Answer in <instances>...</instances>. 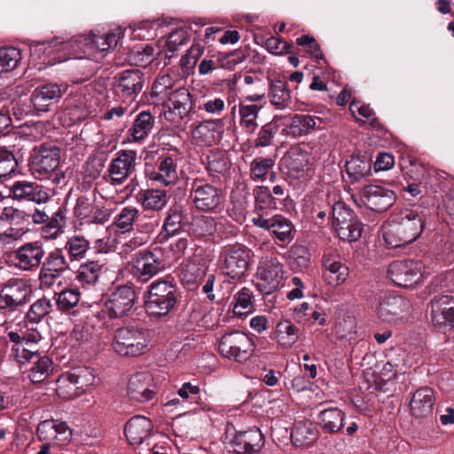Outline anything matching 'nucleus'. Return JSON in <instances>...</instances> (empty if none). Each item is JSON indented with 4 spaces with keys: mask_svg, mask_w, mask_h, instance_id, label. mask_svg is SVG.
Listing matches in <instances>:
<instances>
[{
    "mask_svg": "<svg viewBox=\"0 0 454 454\" xmlns=\"http://www.w3.org/2000/svg\"><path fill=\"white\" fill-rule=\"evenodd\" d=\"M427 214L424 209H406L388 223L383 237L391 247H400L414 242L422 233Z\"/></svg>",
    "mask_w": 454,
    "mask_h": 454,
    "instance_id": "f257e3e1",
    "label": "nucleus"
},
{
    "mask_svg": "<svg viewBox=\"0 0 454 454\" xmlns=\"http://www.w3.org/2000/svg\"><path fill=\"white\" fill-rule=\"evenodd\" d=\"M345 167L348 176L353 182H357L371 174L372 161L366 155H352Z\"/></svg>",
    "mask_w": 454,
    "mask_h": 454,
    "instance_id": "37998d69",
    "label": "nucleus"
},
{
    "mask_svg": "<svg viewBox=\"0 0 454 454\" xmlns=\"http://www.w3.org/2000/svg\"><path fill=\"white\" fill-rule=\"evenodd\" d=\"M32 294L31 286L22 278H12L0 292V309H16L26 304Z\"/></svg>",
    "mask_w": 454,
    "mask_h": 454,
    "instance_id": "4468645a",
    "label": "nucleus"
},
{
    "mask_svg": "<svg viewBox=\"0 0 454 454\" xmlns=\"http://www.w3.org/2000/svg\"><path fill=\"white\" fill-rule=\"evenodd\" d=\"M137 200L145 210L160 211L166 207L168 196L165 190L147 189L138 192Z\"/></svg>",
    "mask_w": 454,
    "mask_h": 454,
    "instance_id": "f704fd0d",
    "label": "nucleus"
},
{
    "mask_svg": "<svg viewBox=\"0 0 454 454\" xmlns=\"http://www.w3.org/2000/svg\"><path fill=\"white\" fill-rule=\"evenodd\" d=\"M275 165L273 159L269 157H257L249 165V176L254 182H264L268 178L273 182L276 173L272 170Z\"/></svg>",
    "mask_w": 454,
    "mask_h": 454,
    "instance_id": "e433bc0d",
    "label": "nucleus"
},
{
    "mask_svg": "<svg viewBox=\"0 0 454 454\" xmlns=\"http://www.w3.org/2000/svg\"><path fill=\"white\" fill-rule=\"evenodd\" d=\"M205 269L193 262H187L181 269L180 277L184 284H195L204 275Z\"/></svg>",
    "mask_w": 454,
    "mask_h": 454,
    "instance_id": "69168bd1",
    "label": "nucleus"
},
{
    "mask_svg": "<svg viewBox=\"0 0 454 454\" xmlns=\"http://www.w3.org/2000/svg\"><path fill=\"white\" fill-rule=\"evenodd\" d=\"M239 125L247 134H253L258 128L257 119L261 106L240 101L238 105Z\"/></svg>",
    "mask_w": 454,
    "mask_h": 454,
    "instance_id": "ea45409f",
    "label": "nucleus"
},
{
    "mask_svg": "<svg viewBox=\"0 0 454 454\" xmlns=\"http://www.w3.org/2000/svg\"><path fill=\"white\" fill-rule=\"evenodd\" d=\"M217 223L212 216L200 215L189 223L188 231L197 238L213 236L216 231Z\"/></svg>",
    "mask_w": 454,
    "mask_h": 454,
    "instance_id": "09e8293b",
    "label": "nucleus"
},
{
    "mask_svg": "<svg viewBox=\"0 0 454 454\" xmlns=\"http://www.w3.org/2000/svg\"><path fill=\"white\" fill-rule=\"evenodd\" d=\"M207 170L212 174H222L229 168L230 162L223 153H214L208 156Z\"/></svg>",
    "mask_w": 454,
    "mask_h": 454,
    "instance_id": "774afa93",
    "label": "nucleus"
},
{
    "mask_svg": "<svg viewBox=\"0 0 454 454\" xmlns=\"http://www.w3.org/2000/svg\"><path fill=\"white\" fill-rule=\"evenodd\" d=\"M12 197L19 201H32L37 204L45 203L50 194L41 184L28 181H16L10 188Z\"/></svg>",
    "mask_w": 454,
    "mask_h": 454,
    "instance_id": "5701e85b",
    "label": "nucleus"
},
{
    "mask_svg": "<svg viewBox=\"0 0 454 454\" xmlns=\"http://www.w3.org/2000/svg\"><path fill=\"white\" fill-rule=\"evenodd\" d=\"M431 320L440 328L454 327V297L449 294L434 296L431 301Z\"/></svg>",
    "mask_w": 454,
    "mask_h": 454,
    "instance_id": "412c9836",
    "label": "nucleus"
},
{
    "mask_svg": "<svg viewBox=\"0 0 454 454\" xmlns=\"http://www.w3.org/2000/svg\"><path fill=\"white\" fill-rule=\"evenodd\" d=\"M323 123L322 118L309 114H294L290 124L286 127V131L287 136L293 137H299L309 134L316 129H320Z\"/></svg>",
    "mask_w": 454,
    "mask_h": 454,
    "instance_id": "7c9ffc66",
    "label": "nucleus"
},
{
    "mask_svg": "<svg viewBox=\"0 0 454 454\" xmlns=\"http://www.w3.org/2000/svg\"><path fill=\"white\" fill-rule=\"evenodd\" d=\"M43 227L42 233L46 239H56L65 232L67 215L62 208H59Z\"/></svg>",
    "mask_w": 454,
    "mask_h": 454,
    "instance_id": "603ef678",
    "label": "nucleus"
},
{
    "mask_svg": "<svg viewBox=\"0 0 454 454\" xmlns=\"http://www.w3.org/2000/svg\"><path fill=\"white\" fill-rule=\"evenodd\" d=\"M299 330L290 321L279 322L276 326L275 338L284 348H292L298 340Z\"/></svg>",
    "mask_w": 454,
    "mask_h": 454,
    "instance_id": "8fccbe9b",
    "label": "nucleus"
},
{
    "mask_svg": "<svg viewBox=\"0 0 454 454\" xmlns=\"http://www.w3.org/2000/svg\"><path fill=\"white\" fill-rule=\"evenodd\" d=\"M146 331L136 326L121 327L114 332L112 348L122 356H140L147 349Z\"/></svg>",
    "mask_w": 454,
    "mask_h": 454,
    "instance_id": "20e7f679",
    "label": "nucleus"
},
{
    "mask_svg": "<svg viewBox=\"0 0 454 454\" xmlns=\"http://www.w3.org/2000/svg\"><path fill=\"white\" fill-rule=\"evenodd\" d=\"M269 97L270 104L278 110L289 107L291 92L287 89V82L282 80H271L270 83Z\"/></svg>",
    "mask_w": 454,
    "mask_h": 454,
    "instance_id": "a19ab883",
    "label": "nucleus"
},
{
    "mask_svg": "<svg viewBox=\"0 0 454 454\" xmlns=\"http://www.w3.org/2000/svg\"><path fill=\"white\" fill-rule=\"evenodd\" d=\"M332 213L333 225L340 239L352 242L361 237L362 223L344 203H335L333 206Z\"/></svg>",
    "mask_w": 454,
    "mask_h": 454,
    "instance_id": "0eeeda50",
    "label": "nucleus"
},
{
    "mask_svg": "<svg viewBox=\"0 0 454 454\" xmlns=\"http://www.w3.org/2000/svg\"><path fill=\"white\" fill-rule=\"evenodd\" d=\"M115 79V92L123 100L133 101L144 86V74L139 69L124 70Z\"/></svg>",
    "mask_w": 454,
    "mask_h": 454,
    "instance_id": "6ab92c4d",
    "label": "nucleus"
},
{
    "mask_svg": "<svg viewBox=\"0 0 454 454\" xmlns=\"http://www.w3.org/2000/svg\"><path fill=\"white\" fill-rule=\"evenodd\" d=\"M122 35L121 28L106 33L102 35L95 34L79 35L73 39L63 41L56 37L49 42L39 43L38 47L48 51L50 54L54 49L66 51L72 50L73 54L76 55L78 51L92 54L94 51H104L114 48Z\"/></svg>",
    "mask_w": 454,
    "mask_h": 454,
    "instance_id": "f03ea898",
    "label": "nucleus"
},
{
    "mask_svg": "<svg viewBox=\"0 0 454 454\" xmlns=\"http://www.w3.org/2000/svg\"><path fill=\"white\" fill-rule=\"evenodd\" d=\"M67 90V85H59L57 83H48L35 90L32 95V101L35 107L41 109L48 106L50 102L61 98Z\"/></svg>",
    "mask_w": 454,
    "mask_h": 454,
    "instance_id": "4c0bfd02",
    "label": "nucleus"
},
{
    "mask_svg": "<svg viewBox=\"0 0 454 454\" xmlns=\"http://www.w3.org/2000/svg\"><path fill=\"white\" fill-rule=\"evenodd\" d=\"M137 153L132 150L118 152L108 168L109 176L113 184H123L136 169Z\"/></svg>",
    "mask_w": 454,
    "mask_h": 454,
    "instance_id": "aec40b11",
    "label": "nucleus"
},
{
    "mask_svg": "<svg viewBox=\"0 0 454 454\" xmlns=\"http://www.w3.org/2000/svg\"><path fill=\"white\" fill-rule=\"evenodd\" d=\"M291 439L294 445L309 446L317 439V432L309 421H299L294 424Z\"/></svg>",
    "mask_w": 454,
    "mask_h": 454,
    "instance_id": "79ce46f5",
    "label": "nucleus"
},
{
    "mask_svg": "<svg viewBox=\"0 0 454 454\" xmlns=\"http://www.w3.org/2000/svg\"><path fill=\"white\" fill-rule=\"evenodd\" d=\"M41 266L60 275L69 270L68 261L61 248H56L50 252L43 260Z\"/></svg>",
    "mask_w": 454,
    "mask_h": 454,
    "instance_id": "5fc2aeb1",
    "label": "nucleus"
},
{
    "mask_svg": "<svg viewBox=\"0 0 454 454\" xmlns=\"http://www.w3.org/2000/svg\"><path fill=\"white\" fill-rule=\"evenodd\" d=\"M219 351L223 356L228 359L243 363L252 356L254 351V342L247 334L233 331L222 336Z\"/></svg>",
    "mask_w": 454,
    "mask_h": 454,
    "instance_id": "39448f33",
    "label": "nucleus"
},
{
    "mask_svg": "<svg viewBox=\"0 0 454 454\" xmlns=\"http://www.w3.org/2000/svg\"><path fill=\"white\" fill-rule=\"evenodd\" d=\"M98 100L90 94L81 93L71 98L67 108V114L76 121L84 120L97 112Z\"/></svg>",
    "mask_w": 454,
    "mask_h": 454,
    "instance_id": "c85d7f7f",
    "label": "nucleus"
},
{
    "mask_svg": "<svg viewBox=\"0 0 454 454\" xmlns=\"http://www.w3.org/2000/svg\"><path fill=\"white\" fill-rule=\"evenodd\" d=\"M410 301L400 295H388L379 304L377 313L383 321L393 323L404 312L409 311Z\"/></svg>",
    "mask_w": 454,
    "mask_h": 454,
    "instance_id": "bb28decb",
    "label": "nucleus"
},
{
    "mask_svg": "<svg viewBox=\"0 0 454 454\" xmlns=\"http://www.w3.org/2000/svg\"><path fill=\"white\" fill-rule=\"evenodd\" d=\"M423 264L419 261L400 260L391 262L387 275L398 286L412 287L422 278Z\"/></svg>",
    "mask_w": 454,
    "mask_h": 454,
    "instance_id": "f8f14e48",
    "label": "nucleus"
},
{
    "mask_svg": "<svg viewBox=\"0 0 454 454\" xmlns=\"http://www.w3.org/2000/svg\"><path fill=\"white\" fill-rule=\"evenodd\" d=\"M253 293L247 287L240 289L234 296L233 313L239 317L247 315L254 310Z\"/></svg>",
    "mask_w": 454,
    "mask_h": 454,
    "instance_id": "bf43d9fd",
    "label": "nucleus"
},
{
    "mask_svg": "<svg viewBox=\"0 0 454 454\" xmlns=\"http://www.w3.org/2000/svg\"><path fill=\"white\" fill-rule=\"evenodd\" d=\"M282 160L289 173L299 174L308 168L309 155L304 150L293 148L284 156Z\"/></svg>",
    "mask_w": 454,
    "mask_h": 454,
    "instance_id": "a18cd8bd",
    "label": "nucleus"
},
{
    "mask_svg": "<svg viewBox=\"0 0 454 454\" xmlns=\"http://www.w3.org/2000/svg\"><path fill=\"white\" fill-rule=\"evenodd\" d=\"M153 428L151 420L144 416L131 418L125 426V435L130 444L138 445L144 442Z\"/></svg>",
    "mask_w": 454,
    "mask_h": 454,
    "instance_id": "c756f323",
    "label": "nucleus"
},
{
    "mask_svg": "<svg viewBox=\"0 0 454 454\" xmlns=\"http://www.w3.org/2000/svg\"><path fill=\"white\" fill-rule=\"evenodd\" d=\"M74 383L79 395L96 384V375L92 368L80 366L67 372V378Z\"/></svg>",
    "mask_w": 454,
    "mask_h": 454,
    "instance_id": "49530a36",
    "label": "nucleus"
},
{
    "mask_svg": "<svg viewBox=\"0 0 454 454\" xmlns=\"http://www.w3.org/2000/svg\"><path fill=\"white\" fill-rule=\"evenodd\" d=\"M45 255L44 246L39 240L24 243L12 254L14 266L23 271L37 270Z\"/></svg>",
    "mask_w": 454,
    "mask_h": 454,
    "instance_id": "9d476101",
    "label": "nucleus"
},
{
    "mask_svg": "<svg viewBox=\"0 0 454 454\" xmlns=\"http://www.w3.org/2000/svg\"><path fill=\"white\" fill-rule=\"evenodd\" d=\"M9 340L13 343L9 356L15 360L20 364H26L31 360H34L38 356H41L39 346L34 344L33 346L24 344L20 340V333L16 332L8 333Z\"/></svg>",
    "mask_w": 454,
    "mask_h": 454,
    "instance_id": "2f4dec72",
    "label": "nucleus"
},
{
    "mask_svg": "<svg viewBox=\"0 0 454 454\" xmlns=\"http://www.w3.org/2000/svg\"><path fill=\"white\" fill-rule=\"evenodd\" d=\"M283 266L277 259L263 262L256 271L257 289L263 294H270L282 286Z\"/></svg>",
    "mask_w": 454,
    "mask_h": 454,
    "instance_id": "dca6fc26",
    "label": "nucleus"
},
{
    "mask_svg": "<svg viewBox=\"0 0 454 454\" xmlns=\"http://www.w3.org/2000/svg\"><path fill=\"white\" fill-rule=\"evenodd\" d=\"M148 293L145 309L150 316H166L176 304V287L170 281L159 280L152 283Z\"/></svg>",
    "mask_w": 454,
    "mask_h": 454,
    "instance_id": "7ed1b4c3",
    "label": "nucleus"
},
{
    "mask_svg": "<svg viewBox=\"0 0 454 454\" xmlns=\"http://www.w3.org/2000/svg\"><path fill=\"white\" fill-rule=\"evenodd\" d=\"M251 221L255 226L270 231L280 246L289 244L294 239L291 221L281 215L269 217L267 214H257Z\"/></svg>",
    "mask_w": 454,
    "mask_h": 454,
    "instance_id": "2eb2a0df",
    "label": "nucleus"
},
{
    "mask_svg": "<svg viewBox=\"0 0 454 454\" xmlns=\"http://www.w3.org/2000/svg\"><path fill=\"white\" fill-rule=\"evenodd\" d=\"M29 220V214L12 206L4 207L0 212V224L20 226Z\"/></svg>",
    "mask_w": 454,
    "mask_h": 454,
    "instance_id": "6e6d98bb",
    "label": "nucleus"
},
{
    "mask_svg": "<svg viewBox=\"0 0 454 454\" xmlns=\"http://www.w3.org/2000/svg\"><path fill=\"white\" fill-rule=\"evenodd\" d=\"M434 392L431 387L417 389L410 401L411 414L417 419H427L434 414Z\"/></svg>",
    "mask_w": 454,
    "mask_h": 454,
    "instance_id": "b1692460",
    "label": "nucleus"
},
{
    "mask_svg": "<svg viewBox=\"0 0 454 454\" xmlns=\"http://www.w3.org/2000/svg\"><path fill=\"white\" fill-rule=\"evenodd\" d=\"M153 378L148 372H137L131 376L128 383V395L137 402H146L155 395Z\"/></svg>",
    "mask_w": 454,
    "mask_h": 454,
    "instance_id": "cd10ccee",
    "label": "nucleus"
},
{
    "mask_svg": "<svg viewBox=\"0 0 454 454\" xmlns=\"http://www.w3.org/2000/svg\"><path fill=\"white\" fill-rule=\"evenodd\" d=\"M358 196L362 205L375 212L387 210L395 201L393 191L379 185L364 186L360 190Z\"/></svg>",
    "mask_w": 454,
    "mask_h": 454,
    "instance_id": "a211bd4d",
    "label": "nucleus"
},
{
    "mask_svg": "<svg viewBox=\"0 0 454 454\" xmlns=\"http://www.w3.org/2000/svg\"><path fill=\"white\" fill-rule=\"evenodd\" d=\"M103 264L97 261H89L82 263L77 271L75 279L82 285L92 286L95 285L102 272Z\"/></svg>",
    "mask_w": 454,
    "mask_h": 454,
    "instance_id": "864d4df0",
    "label": "nucleus"
},
{
    "mask_svg": "<svg viewBox=\"0 0 454 454\" xmlns=\"http://www.w3.org/2000/svg\"><path fill=\"white\" fill-rule=\"evenodd\" d=\"M289 258L293 267L297 270L307 269L310 263L309 249L302 245H294L289 251Z\"/></svg>",
    "mask_w": 454,
    "mask_h": 454,
    "instance_id": "0e129e2a",
    "label": "nucleus"
},
{
    "mask_svg": "<svg viewBox=\"0 0 454 454\" xmlns=\"http://www.w3.org/2000/svg\"><path fill=\"white\" fill-rule=\"evenodd\" d=\"M162 106L165 120L174 125H179L193 110L194 104L189 90L179 87L168 94Z\"/></svg>",
    "mask_w": 454,
    "mask_h": 454,
    "instance_id": "6e6552de",
    "label": "nucleus"
},
{
    "mask_svg": "<svg viewBox=\"0 0 454 454\" xmlns=\"http://www.w3.org/2000/svg\"><path fill=\"white\" fill-rule=\"evenodd\" d=\"M190 198L198 210L213 212L221 205L222 192L204 180L196 178L192 183Z\"/></svg>",
    "mask_w": 454,
    "mask_h": 454,
    "instance_id": "9b49d317",
    "label": "nucleus"
},
{
    "mask_svg": "<svg viewBox=\"0 0 454 454\" xmlns=\"http://www.w3.org/2000/svg\"><path fill=\"white\" fill-rule=\"evenodd\" d=\"M188 224L189 217L185 207L181 204H174L167 212L163 230L168 235H176L184 231Z\"/></svg>",
    "mask_w": 454,
    "mask_h": 454,
    "instance_id": "72a5a7b5",
    "label": "nucleus"
},
{
    "mask_svg": "<svg viewBox=\"0 0 454 454\" xmlns=\"http://www.w3.org/2000/svg\"><path fill=\"white\" fill-rule=\"evenodd\" d=\"M140 217V211L133 206L122 207L114 216L111 227L121 233L130 232Z\"/></svg>",
    "mask_w": 454,
    "mask_h": 454,
    "instance_id": "58836bf2",
    "label": "nucleus"
},
{
    "mask_svg": "<svg viewBox=\"0 0 454 454\" xmlns=\"http://www.w3.org/2000/svg\"><path fill=\"white\" fill-rule=\"evenodd\" d=\"M29 363L32 364L28 369L27 377L33 383L43 382L52 372V361L46 356H38Z\"/></svg>",
    "mask_w": 454,
    "mask_h": 454,
    "instance_id": "de8ad7c7",
    "label": "nucleus"
},
{
    "mask_svg": "<svg viewBox=\"0 0 454 454\" xmlns=\"http://www.w3.org/2000/svg\"><path fill=\"white\" fill-rule=\"evenodd\" d=\"M149 176L151 180L164 186L175 184L178 179L176 161L170 156H160L157 161V169L151 172Z\"/></svg>",
    "mask_w": 454,
    "mask_h": 454,
    "instance_id": "473e14b6",
    "label": "nucleus"
},
{
    "mask_svg": "<svg viewBox=\"0 0 454 454\" xmlns=\"http://www.w3.org/2000/svg\"><path fill=\"white\" fill-rule=\"evenodd\" d=\"M90 242L82 235H73L67 239L64 249L70 261H81L86 257Z\"/></svg>",
    "mask_w": 454,
    "mask_h": 454,
    "instance_id": "3c124183",
    "label": "nucleus"
},
{
    "mask_svg": "<svg viewBox=\"0 0 454 454\" xmlns=\"http://www.w3.org/2000/svg\"><path fill=\"white\" fill-rule=\"evenodd\" d=\"M349 110L361 125L368 126L369 128H375L379 125L378 119L369 106H359L358 103L353 101L349 106Z\"/></svg>",
    "mask_w": 454,
    "mask_h": 454,
    "instance_id": "4d7b16f0",
    "label": "nucleus"
},
{
    "mask_svg": "<svg viewBox=\"0 0 454 454\" xmlns=\"http://www.w3.org/2000/svg\"><path fill=\"white\" fill-rule=\"evenodd\" d=\"M155 125V118L149 111L140 112L134 119L129 134L135 142H143L148 137Z\"/></svg>",
    "mask_w": 454,
    "mask_h": 454,
    "instance_id": "c9c22d12",
    "label": "nucleus"
},
{
    "mask_svg": "<svg viewBox=\"0 0 454 454\" xmlns=\"http://www.w3.org/2000/svg\"><path fill=\"white\" fill-rule=\"evenodd\" d=\"M189 40V33L185 28H178L171 32L165 43L166 57L172 58L174 52L178 47L187 43Z\"/></svg>",
    "mask_w": 454,
    "mask_h": 454,
    "instance_id": "e2e57ef3",
    "label": "nucleus"
},
{
    "mask_svg": "<svg viewBox=\"0 0 454 454\" xmlns=\"http://www.w3.org/2000/svg\"><path fill=\"white\" fill-rule=\"evenodd\" d=\"M223 273L233 280L241 279L247 271L251 250L241 244L226 246L220 255Z\"/></svg>",
    "mask_w": 454,
    "mask_h": 454,
    "instance_id": "423d86ee",
    "label": "nucleus"
},
{
    "mask_svg": "<svg viewBox=\"0 0 454 454\" xmlns=\"http://www.w3.org/2000/svg\"><path fill=\"white\" fill-rule=\"evenodd\" d=\"M60 162L59 147L43 144L38 150H34L31 155V169L34 174H38L42 177H47L54 173Z\"/></svg>",
    "mask_w": 454,
    "mask_h": 454,
    "instance_id": "f3484780",
    "label": "nucleus"
},
{
    "mask_svg": "<svg viewBox=\"0 0 454 454\" xmlns=\"http://www.w3.org/2000/svg\"><path fill=\"white\" fill-rule=\"evenodd\" d=\"M136 298V292L131 286H118L105 301L104 311L110 318H121L132 310Z\"/></svg>",
    "mask_w": 454,
    "mask_h": 454,
    "instance_id": "1a4fd4ad",
    "label": "nucleus"
},
{
    "mask_svg": "<svg viewBox=\"0 0 454 454\" xmlns=\"http://www.w3.org/2000/svg\"><path fill=\"white\" fill-rule=\"evenodd\" d=\"M165 268L160 250L139 251L132 261V274L141 281H148Z\"/></svg>",
    "mask_w": 454,
    "mask_h": 454,
    "instance_id": "ddd939ff",
    "label": "nucleus"
},
{
    "mask_svg": "<svg viewBox=\"0 0 454 454\" xmlns=\"http://www.w3.org/2000/svg\"><path fill=\"white\" fill-rule=\"evenodd\" d=\"M319 419L325 433L334 434L343 428L345 413L338 408H329L320 412Z\"/></svg>",
    "mask_w": 454,
    "mask_h": 454,
    "instance_id": "c03bdc74",
    "label": "nucleus"
},
{
    "mask_svg": "<svg viewBox=\"0 0 454 454\" xmlns=\"http://www.w3.org/2000/svg\"><path fill=\"white\" fill-rule=\"evenodd\" d=\"M231 445L237 454H254L259 452L264 445V436L258 427L235 433Z\"/></svg>",
    "mask_w": 454,
    "mask_h": 454,
    "instance_id": "4be33fe9",
    "label": "nucleus"
},
{
    "mask_svg": "<svg viewBox=\"0 0 454 454\" xmlns=\"http://www.w3.org/2000/svg\"><path fill=\"white\" fill-rule=\"evenodd\" d=\"M323 278L330 286L343 284L348 274V268L342 263L336 254H325L322 258Z\"/></svg>",
    "mask_w": 454,
    "mask_h": 454,
    "instance_id": "a878e982",
    "label": "nucleus"
},
{
    "mask_svg": "<svg viewBox=\"0 0 454 454\" xmlns=\"http://www.w3.org/2000/svg\"><path fill=\"white\" fill-rule=\"evenodd\" d=\"M51 309V301L45 297L40 298L30 306L26 318L30 323L37 324L50 313Z\"/></svg>",
    "mask_w": 454,
    "mask_h": 454,
    "instance_id": "052dcab7",
    "label": "nucleus"
},
{
    "mask_svg": "<svg viewBox=\"0 0 454 454\" xmlns=\"http://www.w3.org/2000/svg\"><path fill=\"white\" fill-rule=\"evenodd\" d=\"M21 59V51L18 48H0V74L15 69Z\"/></svg>",
    "mask_w": 454,
    "mask_h": 454,
    "instance_id": "13d9d810",
    "label": "nucleus"
},
{
    "mask_svg": "<svg viewBox=\"0 0 454 454\" xmlns=\"http://www.w3.org/2000/svg\"><path fill=\"white\" fill-rule=\"evenodd\" d=\"M55 295L57 306L59 310L63 311L74 308L80 301V292L76 288L65 289Z\"/></svg>",
    "mask_w": 454,
    "mask_h": 454,
    "instance_id": "680f3d73",
    "label": "nucleus"
},
{
    "mask_svg": "<svg viewBox=\"0 0 454 454\" xmlns=\"http://www.w3.org/2000/svg\"><path fill=\"white\" fill-rule=\"evenodd\" d=\"M67 378V372L62 374L57 380V394L63 399H72L79 395L74 383Z\"/></svg>",
    "mask_w": 454,
    "mask_h": 454,
    "instance_id": "338daca9",
    "label": "nucleus"
},
{
    "mask_svg": "<svg viewBox=\"0 0 454 454\" xmlns=\"http://www.w3.org/2000/svg\"><path fill=\"white\" fill-rule=\"evenodd\" d=\"M223 133V121L210 120L196 126L192 131V137L196 144L204 146H211L220 141Z\"/></svg>",
    "mask_w": 454,
    "mask_h": 454,
    "instance_id": "393cba45",
    "label": "nucleus"
}]
</instances>
